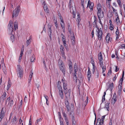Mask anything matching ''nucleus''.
<instances>
[{"label":"nucleus","instance_id":"26","mask_svg":"<svg viewBox=\"0 0 125 125\" xmlns=\"http://www.w3.org/2000/svg\"><path fill=\"white\" fill-rule=\"evenodd\" d=\"M14 29H15V30L17 29L18 28V22L17 21H15V22H14Z\"/></svg>","mask_w":125,"mask_h":125},{"label":"nucleus","instance_id":"9","mask_svg":"<svg viewBox=\"0 0 125 125\" xmlns=\"http://www.w3.org/2000/svg\"><path fill=\"white\" fill-rule=\"evenodd\" d=\"M87 6L86 8H87L88 7H89V8L90 9V11H91V9L92 10H92L93 9L94 6V3L93 2H91L90 1V0H89L88 1V4H87Z\"/></svg>","mask_w":125,"mask_h":125},{"label":"nucleus","instance_id":"20","mask_svg":"<svg viewBox=\"0 0 125 125\" xmlns=\"http://www.w3.org/2000/svg\"><path fill=\"white\" fill-rule=\"evenodd\" d=\"M72 62L70 61L69 62V69L70 70V73H71L72 70Z\"/></svg>","mask_w":125,"mask_h":125},{"label":"nucleus","instance_id":"12","mask_svg":"<svg viewBox=\"0 0 125 125\" xmlns=\"http://www.w3.org/2000/svg\"><path fill=\"white\" fill-rule=\"evenodd\" d=\"M43 5L44 6L43 8L44 10L47 13H49V11L45 3V1H44L43 2Z\"/></svg>","mask_w":125,"mask_h":125},{"label":"nucleus","instance_id":"11","mask_svg":"<svg viewBox=\"0 0 125 125\" xmlns=\"http://www.w3.org/2000/svg\"><path fill=\"white\" fill-rule=\"evenodd\" d=\"M106 85L108 87V88L107 89L106 91L109 89L111 91L114 88V85L113 83H112L110 84H109L108 83H106Z\"/></svg>","mask_w":125,"mask_h":125},{"label":"nucleus","instance_id":"62","mask_svg":"<svg viewBox=\"0 0 125 125\" xmlns=\"http://www.w3.org/2000/svg\"><path fill=\"white\" fill-rule=\"evenodd\" d=\"M105 116V115H104L102 116L101 119L102 122H104V118Z\"/></svg>","mask_w":125,"mask_h":125},{"label":"nucleus","instance_id":"18","mask_svg":"<svg viewBox=\"0 0 125 125\" xmlns=\"http://www.w3.org/2000/svg\"><path fill=\"white\" fill-rule=\"evenodd\" d=\"M71 39L72 44L74 45L75 43V38L73 34L72 36L71 37Z\"/></svg>","mask_w":125,"mask_h":125},{"label":"nucleus","instance_id":"29","mask_svg":"<svg viewBox=\"0 0 125 125\" xmlns=\"http://www.w3.org/2000/svg\"><path fill=\"white\" fill-rule=\"evenodd\" d=\"M18 71H23V69L21 67L20 65H18L17 66Z\"/></svg>","mask_w":125,"mask_h":125},{"label":"nucleus","instance_id":"50","mask_svg":"<svg viewBox=\"0 0 125 125\" xmlns=\"http://www.w3.org/2000/svg\"><path fill=\"white\" fill-rule=\"evenodd\" d=\"M99 61V64L100 65L101 67H103V62L102 61V60L101 61Z\"/></svg>","mask_w":125,"mask_h":125},{"label":"nucleus","instance_id":"16","mask_svg":"<svg viewBox=\"0 0 125 125\" xmlns=\"http://www.w3.org/2000/svg\"><path fill=\"white\" fill-rule=\"evenodd\" d=\"M59 90V93L60 96V97L61 99H63V98L64 95L62 89H61L60 90Z\"/></svg>","mask_w":125,"mask_h":125},{"label":"nucleus","instance_id":"25","mask_svg":"<svg viewBox=\"0 0 125 125\" xmlns=\"http://www.w3.org/2000/svg\"><path fill=\"white\" fill-rule=\"evenodd\" d=\"M102 6L101 4L99 3L97 4V11H101Z\"/></svg>","mask_w":125,"mask_h":125},{"label":"nucleus","instance_id":"61","mask_svg":"<svg viewBox=\"0 0 125 125\" xmlns=\"http://www.w3.org/2000/svg\"><path fill=\"white\" fill-rule=\"evenodd\" d=\"M92 63V65L93 66V69L95 70V64L94 63H93V62Z\"/></svg>","mask_w":125,"mask_h":125},{"label":"nucleus","instance_id":"28","mask_svg":"<svg viewBox=\"0 0 125 125\" xmlns=\"http://www.w3.org/2000/svg\"><path fill=\"white\" fill-rule=\"evenodd\" d=\"M98 59L99 61H101L103 60L102 55L101 53H100L98 55Z\"/></svg>","mask_w":125,"mask_h":125},{"label":"nucleus","instance_id":"37","mask_svg":"<svg viewBox=\"0 0 125 125\" xmlns=\"http://www.w3.org/2000/svg\"><path fill=\"white\" fill-rule=\"evenodd\" d=\"M115 21L116 23L118 24V23L120 22L118 16L115 19Z\"/></svg>","mask_w":125,"mask_h":125},{"label":"nucleus","instance_id":"49","mask_svg":"<svg viewBox=\"0 0 125 125\" xmlns=\"http://www.w3.org/2000/svg\"><path fill=\"white\" fill-rule=\"evenodd\" d=\"M118 3V4L119 5V6L121 5V3L120 0H116Z\"/></svg>","mask_w":125,"mask_h":125},{"label":"nucleus","instance_id":"39","mask_svg":"<svg viewBox=\"0 0 125 125\" xmlns=\"http://www.w3.org/2000/svg\"><path fill=\"white\" fill-rule=\"evenodd\" d=\"M62 55L63 58L65 60L66 59V56L65 55L64 52H62L61 53Z\"/></svg>","mask_w":125,"mask_h":125},{"label":"nucleus","instance_id":"34","mask_svg":"<svg viewBox=\"0 0 125 125\" xmlns=\"http://www.w3.org/2000/svg\"><path fill=\"white\" fill-rule=\"evenodd\" d=\"M10 40L13 42L14 41V37L13 34H12L10 38Z\"/></svg>","mask_w":125,"mask_h":125},{"label":"nucleus","instance_id":"54","mask_svg":"<svg viewBox=\"0 0 125 125\" xmlns=\"http://www.w3.org/2000/svg\"><path fill=\"white\" fill-rule=\"evenodd\" d=\"M68 30L70 34H72L73 32H72L71 28H69V29H68Z\"/></svg>","mask_w":125,"mask_h":125},{"label":"nucleus","instance_id":"55","mask_svg":"<svg viewBox=\"0 0 125 125\" xmlns=\"http://www.w3.org/2000/svg\"><path fill=\"white\" fill-rule=\"evenodd\" d=\"M63 45L65 47H66V41H65V40H63Z\"/></svg>","mask_w":125,"mask_h":125},{"label":"nucleus","instance_id":"21","mask_svg":"<svg viewBox=\"0 0 125 125\" xmlns=\"http://www.w3.org/2000/svg\"><path fill=\"white\" fill-rule=\"evenodd\" d=\"M81 4L83 7V12L84 11V6L86 4V3L85 2V3L84 2V0H81Z\"/></svg>","mask_w":125,"mask_h":125},{"label":"nucleus","instance_id":"46","mask_svg":"<svg viewBox=\"0 0 125 125\" xmlns=\"http://www.w3.org/2000/svg\"><path fill=\"white\" fill-rule=\"evenodd\" d=\"M110 26L109 27V29L111 31H112L113 29H114V28H113V24H110Z\"/></svg>","mask_w":125,"mask_h":125},{"label":"nucleus","instance_id":"8","mask_svg":"<svg viewBox=\"0 0 125 125\" xmlns=\"http://www.w3.org/2000/svg\"><path fill=\"white\" fill-rule=\"evenodd\" d=\"M97 15L98 18H103L104 17V12L103 11H102V10L101 11H97Z\"/></svg>","mask_w":125,"mask_h":125},{"label":"nucleus","instance_id":"56","mask_svg":"<svg viewBox=\"0 0 125 125\" xmlns=\"http://www.w3.org/2000/svg\"><path fill=\"white\" fill-rule=\"evenodd\" d=\"M112 73V71L110 69L109 70L108 72L107 73V75H108V76H109V75L110 74Z\"/></svg>","mask_w":125,"mask_h":125},{"label":"nucleus","instance_id":"53","mask_svg":"<svg viewBox=\"0 0 125 125\" xmlns=\"http://www.w3.org/2000/svg\"><path fill=\"white\" fill-rule=\"evenodd\" d=\"M17 121V118L15 116L14 117L13 119V122L15 123Z\"/></svg>","mask_w":125,"mask_h":125},{"label":"nucleus","instance_id":"6","mask_svg":"<svg viewBox=\"0 0 125 125\" xmlns=\"http://www.w3.org/2000/svg\"><path fill=\"white\" fill-rule=\"evenodd\" d=\"M124 71H123V72L122 75V77L121 78L119 81V86L118 87L119 89L122 90V82L123 81V79L124 77Z\"/></svg>","mask_w":125,"mask_h":125},{"label":"nucleus","instance_id":"52","mask_svg":"<svg viewBox=\"0 0 125 125\" xmlns=\"http://www.w3.org/2000/svg\"><path fill=\"white\" fill-rule=\"evenodd\" d=\"M61 37H62V40H64L65 39V37L64 36V35L62 34V33L61 34Z\"/></svg>","mask_w":125,"mask_h":125},{"label":"nucleus","instance_id":"57","mask_svg":"<svg viewBox=\"0 0 125 125\" xmlns=\"http://www.w3.org/2000/svg\"><path fill=\"white\" fill-rule=\"evenodd\" d=\"M116 98H115H115H112V101H114V104H115V102H116V101L117 100Z\"/></svg>","mask_w":125,"mask_h":125},{"label":"nucleus","instance_id":"31","mask_svg":"<svg viewBox=\"0 0 125 125\" xmlns=\"http://www.w3.org/2000/svg\"><path fill=\"white\" fill-rule=\"evenodd\" d=\"M73 120V125H76V122L75 120V118L74 116H72Z\"/></svg>","mask_w":125,"mask_h":125},{"label":"nucleus","instance_id":"43","mask_svg":"<svg viewBox=\"0 0 125 125\" xmlns=\"http://www.w3.org/2000/svg\"><path fill=\"white\" fill-rule=\"evenodd\" d=\"M106 66H104L103 67H102V68L103 69V73H104L105 71L106 70Z\"/></svg>","mask_w":125,"mask_h":125},{"label":"nucleus","instance_id":"42","mask_svg":"<svg viewBox=\"0 0 125 125\" xmlns=\"http://www.w3.org/2000/svg\"><path fill=\"white\" fill-rule=\"evenodd\" d=\"M104 122H97L96 125H103L104 124Z\"/></svg>","mask_w":125,"mask_h":125},{"label":"nucleus","instance_id":"17","mask_svg":"<svg viewBox=\"0 0 125 125\" xmlns=\"http://www.w3.org/2000/svg\"><path fill=\"white\" fill-rule=\"evenodd\" d=\"M80 15L79 14H78L77 15V18L76 20V21H77V25L78 27H79L80 25V22L81 21L80 17Z\"/></svg>","mask_w":125,"mask_h":125},{"label":"nucleus","instance_id":"27","mask_svg":"<svg viewBox=\"0 0 125 125\" xmlns=\"http://www.w3.org/2000/svg\"><path fill=\"white\" fill-rule=\"evenodd\" d=\"M30 39L29 40H28L26 42V43L27 45V46H28L31 42V40L32 39H31V36H30Z\"/></svg>","mask_w":125,"mask_h":125},{"label":"nucleus","instance_id":"47","mask_svg":"<svg viewBox=\"0 0 125 125\" xmlns=\"http://www.w3.org/2000/svg\"><path fill=\"white\" fill-rule=\"evenodd\" d=\"M33 73L32 72V71H31V74H30L29 78L30 79H32V76H33Z\"/></svg>","mask_w":125,"mask_h":125},{"label":"nucleus","instance_id":"24","mask_svg":"<svg viewBox=\"0 0 125 125\" xmlns=\"http://www.w3.org/2000/svg\"><path fill=\"white\" fill-rule=\"evenodd\" d=\"M71 91V90L70 89L69 90H68V92H67V94H65V96L66 99H67L68 98V97H70Z\"/></svg>","mask_w":125,"mask_h":125},{"label":"nucleus","instance_id":"48","mask_svg":"<svg viewBox=\"0 0 125 125\" xmlns=\"http://www.w3.org/2000/svg\"><path fill=\"white\" fill-rule=\"evenodd\" d=\"M64 119L67 125H68L69 122L67 117L65 118Z\"/></svg>","mask_w":125,"mask_h":125},{"label":"nucleus","instance_id":"40","mask_svg":"<svg viewBox=\"0 0 125 125\" xmlns=\"http://www.w3.org/2000/svg\"><path fill=\"white\" fill-rule=\"evenodd\" d=\"M87 77L88 78V80L89 81L90 79V78L91 77V73H87Z\"/></svg>","mask_w":125,"mask_h":125},{"label":"nucleus","instance_id":"33","mask_svg":"<svg viewBox=\"0 0 125 125\" xmlns=\"http://www.w3.org/2000/svg\"><path fill=\"white\" fill-rule=\"evenodd\" d=\"M11 83H8V84L7 85V90H8L10 88L11 85Z\"/></svg>","mask_w":125,"mask_h":125},{"label":"nucleus","instance_id":"44","mask_svg":"<svg viewBox=\"0 0 125 125\" xmlns=\"http://www.w3.org/2000/svg\"><path fill=\"white\" fill-rule=\"evenodd\" d=\"M60 23L62 27V28L63 29V28H64V23L63 22V21L61 22Z\"/></svg>","mask_w":125,"mask_h":125},{"label":"nucleus","instance_id":"19","mask_svg":"<svg viewBox=\"0 0 125 125\" xmlns=\"http://www.w3.org/2000/svg\"><path fill=\"white\" fill-rule=\"evenodd\" d=\"M77 65L76 63H75V64L74 66V71L75 72V75L74 76L76 78V73H76V72L77 71Z\"/></svg>","mask_w":125,"mask_h":125},{"label":"nucleus","instance_id":"60","mask_svg":"<svg viewBox=\"0 0 125 125\" xmlns=\"http://www.w3.org/2000/svg\"><path fill=\"white\" fill-rule=\"evenodd\" d=\"M24 46H22V48H21V53H23L24 50Z\"/></svg>","mask_w":125,"mask_h":125},{"label":"nucleus","instance_id":"4","mask_svg":"<svg viewBox=\"0 0 125 125\" xmlns=\"http://www.w3.org/2000/svg\"><path fill=\"white\" fill-rule=\"evenodd\" d=\"M62 82L63 83V88L64 93L65 94H67V91H68L67 89V83H66V81L63 79H62Z\"/></svg>","mask_w":125,"mask_h":125},{"label":"nucleus","instance_id":"7","mask_svg":"<svg viewBox=\"0 0 125 125\" xmlns=\"http://www.w3.org/2000/svg\"><path fill=\"white\" fill-rule=\"evenodd\" d=\"M6 101H8L9 102L8 105L9 106V107H11L13 105V102L12 99H10V96L7 98Z\"/></svg>","mask_w":125,"mask_h":125},{"label":"nucleus","instance_id":"63","mask_svg":"<svg viewBox=\"0 0 125 125\" xmlns=\"http://www.w3.org/2000/svg\"><path fill=\"white\" fill-rule=\"evenodd\" d=\"M63 116L64 117V118L67 117L66 116V115L64 112L63 113Z\"/></svg>","mask_w":125,"mask_h":125},{"label":"nucleus","instance_id":"30","mask_svg":"<svg viewBox=\"0 0 125 125\" xmlns=\"http://www.w3.org/2000/svg\"><path fill=\"white\" fill-rule=\"evenodd\" d=\"M109 104H110V103H106L105 105V107L107 109V110L108 111H109L108 109H109Z\"/></svg>","mask_w":125,"mask_h":125},{"label":"nucleus","instance_id":"5","mask_svg":"<svg viewBox=\"0 0 125 125\" xmlns=\"http://www.w3.org/2000/svg\"><path fill=\"white\" fill-rule=\"evenodd\" d=\"M13 24L12 21H10L8 25V31L10 32L12 34L13 31Z\"/></svg>","mask_w":125,"mask_h":125},{"label":"nucleus","instance_id":"22","mask_svg":"<svg viewBox=\"0 0 125 125\" xmlns=\"http://www.w3.org/2000/svg\"><path fill=\"white\" fill-rule=\"evenodd\" d=\"M61 82L60 81H58L57 84V87L58 88L59 90H60L61 89H62V88L61 86Z\"/></svg>","mask_w":125,"mask_h":125},{"label":"nucleus","instance_id":"1","mask_svg":"<svg viewBox=\"0 0 125 125\" xmlns=\"http://www.w3.org/2000/svg\"><path fill=\"white\" fill-rule=\"evenodd\" d=\"M96 29V33L97 36L99 38V41H101L102 40V36L103 35V32L102 31L100 30L99 27L96 25L95 27Z\"/></svg>","mask_w":125,"mask_h":125},{"label":"nucleus","instance_id":"35","mask_svg":"<svg viewBox=\"0 0 125 125\" xmlns=\"http://www.w3.org/2000/svg\"><path fill=\"white\" fill-rule=\"evenodd\" d=\"M6 92H5L3 93V95H2V99H3V100H4L5 98V97L6 96Z\"/></svg>","mask_w":125,"mask_h":125},{"label":"nucleus","instance_id":"15","mask_svg":"<svg viewBox=\"0 0 125 125\" xmlns=\"http://www.w3.org/2000/svg\"><path fill=\"white\" fill-rule=\"evenodd\" d=\"M2 60H2L1 62L2 69L4 73L5 74L6 68L4 63L3 58H2Z\"/></svg>","mask_w":125,"mask_h":125},{"label":"nucleus","instance_id":"3","mask_svg":"<svg viewBox=\"0 0 125 125\" xmlns=\"http://www.w3.org/2000/svg\"><path fill=\"white\" fill-rule=\"evenodd\" d=\"M20 8L19 6H18L13 10L12 13V17H16L18 16L20 11Z\"/></svg>","mask_w":125,"mask_h":125},{"label":"nucleus","instance_id":"13","mask_svg":"<svg viewBox=\"0 0 125 125\" xmlns=\"http://www.w3.org/2000/svg\"><path fill=\"white\" fill-rule=\"evenodd\" d=\"M51 26L50 25H48V33L49 36L50 38V39L51 38V35L52 33L51 29Z\"/></svg>","mask_w":125,"mask_h":125},{"label":"nucleus","instance_id":"58","mask_svg":"<svg viewBox=\"0 0 125 125\" xmlns=\"http://www.w3.org/2000/svg\"><path fill=\"white\" fill-rule=\"evenodd\" d=\"M95 28H94V29L92 31V32L91 33V35L92 36V38H93V37H94V29Z\"/></svg>","mask_w":125,"mask_h":125},{"label":"nucleus","instance_id":"2","mask_svg":"<svg viewBox=\"0 0 125 125\" xmlns=\"http://www.w3.org/2000/svg\"><path fill=\"white\" fill-rule=\"evenodd\" d=\"M58 64L60 70L64 75L65 72V68L63 62L61 60H59L58 62Z\"/></svg>","mask_w":125,"mask_h":125},{"label":"nucleus","instance_id":"38","mask_svg":"<svg viewBox=\"0 0 125 125\" xmlns=\"http://www.w3.org/2000/svg\"><path fill=\"white\" fill-rule=\"evenodd\" d=\"M35 60V58L34 57V56L33 55L31 57V62H34V60Z\"/></svg>","mask_w":125,"mask_h":125},{"label":"nucleus","instance_id":"59","mask_svg":"<svg viewBox=\"0 0 125 125\" xmlns=\"http://www.w3.org/2000/svg\"><path fill=\"white\" fill-rule=\"evenodd\" d=\"M111 0H106V3L108 5H110L109 1H111Z\"/></svg>","mask_w":125,"mask_h":125},{"label":"nucleus","instance_id":"10","mask_svg":"<svg viewBox=\"0 0 125 125\" xmlns=\"http://www.w3.org/2000/svg\"><path fill=\"white\" fill-rule=\"evenodd\" d=\"M110 34L109 33H108L106 36L105 39L107 43H109L111 42L112 40V38L110 37Z\"/></svg>","mask_w":125,"mask_h":125},{"label":"nucleus","instance_id":"51","mask_svg":"<svg viewBox=\"0 0 125 125\" xmlns=\"http://www.w3.org/2000/svg\"><path fill=\"white\" fill-rule=\"evenodd\" d=\"M116 35H118L119 34V30L118 29V27H117V29L115 32Z\"/></svg>","mask_w":125,"mask_h":125},{"label":"nucleus","instance_id":"64","mask_svg":"<svg viewBox=\"0 0 125 125\" xmlns=\"http://www.w3.org/2000/svg\"><path fill=\"white\" fill-rule=\"evenodd\" d=\"M59 120L60 121V123H63V119L61 118H59Z\"/></svg>","mask_w":125,"mask_h":125},{"label":"nucleus","instance_id":"36","mask_svg":"<svg viewBox=\"0 0 125 125\" xmlns=\"http://www.w3.org/2000/svg\"><path fill=\"white\" fill-rule=\"evenodd\" d=\"M60 49L61 53H62V52H64V49L63 46L62 45H61Z\"/></svg>","mask_w":125,"mask_h":125},{"label":"nucleus","instance_id":"23","mask_svg":"<svg viewBox=\"0 0 125 125\" xmlns=\"http://www.w3.org/2000/svg\"><path fill=\"white\" fill-rule=\"evenodd\" d=\"M17 72L18 76L21 78L22 76L23 71H17Z\"/></svg>","mask_w":125,"mask_h":125},{"label":"nucleus","instance_id":"41","mask_svg":"<svg viewBox=\"0 0 125 125\" xmlns=\"http://www.w3.org/2000/svg\"><path fill=\"white\" fill-rule=\"evenodd\" d=\"M4 108L3 107L2 108L1 112L0 113V115L4 116Z\"/></svg>","mask_w":125,"mask_h":125},{"label":"nucleus","instance_id":"14","mask_svg":"<svg viewBox=\"0 0 125 125\" xmlns=\"http://www.w3.org/2000/svg\"><path fill=\"white\" fill-rule=\"evenodd\" d=\"M65 104L66 105V107L67 109V110L68 112L69 111L70 109V105L68 101L67 100L65 102Z\"/></svg>","mask_w":125,"mask_h":125},{"label":"nucleus","instance_id":"32","mask_svg":"<svg viewBox=\"0 0 125 125\" xmlns=\"http://www.w3.org/2000/svg\"><path fill=\"white\" fill-rule=\"evenodd\" d=\"M97 19L96 16H95L94 15V21L93 23H94L95 25H96H96H97Z\"/></svg>","mask_w":125,"mask_h":125},{"label":"nucleus","instance_id":"45","mask_svg":"<svg viewBox=\"0 0 125 125\" xmlns=\"http://www.w3.org/2000/svg\"><path fill=\"white\" fill-rule=\"evenodd\" d=\"M42 119L41 118H40L37 120L36 121V122H35V124L36 125H37V124H38V122L40 121L41 120H42Z\"/></svg>","mask_w":125,"mask_h":125}]
</instances>
